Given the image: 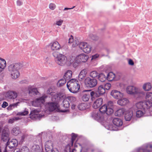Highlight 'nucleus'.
<instances>
[{"instance_id":"1","label":"nucleus","mask_w":152,"mask_h":152,"mask_svg":"<svg viewBox=\"0 0 152 152\" xmlns=\"http://www.w3.org/2000/svg\"><path fill=\"white\" fill-rule=\"evenodd\" d=\"M53 55L54 58L55 62L59 66H70L73 62V60L71 57H67L60 52H54Z\"/></svg>"},{"instance_id":"2","label":"nucleus","mask_w":152,"mask_h":152,"mask_svg":"<svg viewBox=\"0 0 152 152\" xmlns=\"http://www.w3.org/2000/svg\"><path fill=\"white\" fill-rule=\"evenodd\" d=\"M23 66V64L20 62L12 63L9 65L8 71L12 79H16L19 77L20 73L19 70L21 69Z\"/></svg>"},{"instance_id":"3","label":"nucleus","mask_w":152,"mask_h":152,"mask_svg":"<svg viewBox=\"0 0 152 152\" xmlns=\"http://www.w3.org/2000/svg\"><path fill=\"white\" fill-rule=\"evenodd\" d=\"M147 104L143 103L142 101H140L135 104L133 106V110L135 108L138 110L136 112V116L138 118L141 117L143 116L148 115V113Z\"/></svg>"},{"instance_id":"4","label":"nucleus","mask_w":152,"mask_h":152,"mask_svg":"<svg viewBox=\"0 0 152 152\" xmlns=\"http://www.w3.org/2000/svg\"><path fill=\"white\" fill-rule=\"evenodd\" d=\"M126 90L128 94L130 95H136L138 98L141 97L145 94V92L142 89L134 86H128Z\"/></svg>"},{"instance_id":"5","label":"nucleus","mask_w":152,"mask_h":152,"mask_svg":"<svg viewBox=\"0 0 152 152\" xmlns=\"http://www.w3.org/2000/svg\"><path fill=\"white\" fill-rule=\"evenodd\" d=\"M67 87L69 91L72 93H76L80 88L78 80L75 79H72L67 83Z\"/></svg>"},{"instance_id":"6","label":"nucleus","mask_w":152,"mask_h":152,"mask_svg":"<svg viewBox=\"0 0 152 152\" xmlns=\"http://www.w3.org/2000/svg\"><path fill=\"white\" fill-rule=\"evenodd\" d=\"M1 140L4 142H7L10 139V132L8 127H4L0 130Z\"/></svg>"},{"instance_id":"7","label":"nucleus","mask_w":152,"mask_h":152,"mask_svg":"<svg viewBox=\"0 0 152 152\" xmlns=\"http://www.w3.org/2000/svg\"><path fill=\"white\" fill-rule=\"evenodd\" d=\"M47 96L44 94L42 96L35 99L31 102V104L33 106L38 107L41 104H43L45 102V99L47 97Z\"/></svg>"},{"instance_id":"8","label":"nucleus","mask_w":152,"mask_h":152,"mask_svg":"<svg viewBox=\"0 0 152 152\" xmlns=\"http://www.w3.org/2000/svg\"><path fill=\"white\" fill-rule=\"evenodd\" d=\"M97 83V80L95 79L91 78L89 77H87L85 79V84L88 87H94L96 85Z\"/></svg>"},{"instance_id":"9","label":"nucleus","mask_w":152,"mask_h":152,"mask_svg":"<svg viewBox=\"0 0 152 152\" xmlns=\"http://www.w3.org/2000/svg\"><path fill=\"white\" fill-rule=\"evenodd\" d=\"M99 112L102 114L103 115L105 113L107 115H111L114 112L113 109L112 108H108L107 105L104 104L99 109Z\"/></svg>"},{"instance_id":"10","label":"nucleus","mask_w":152,"mask_h":152,"mask_svg":"<svg viewBox=\"0 0 152 152\" xmlns=\"http://www.w3.org/2000/svg\"><path fill=\"white\" fill-rule=\"evenodd\" d=\"M79 47L85 53H89L90 52L91 47L86 42H82L79 44Z\"/></svg>"},{"instance_id":"11","label":"nucleus","mask_w":152,"mask_h":152,"mask_svg":"<svg viewBox=\"0 0 152 152\" xmlns=\"http://www.w3.org/2000/svg\"><path fill=\"white\" fill-rule=\"evenodd\" d=\"M88 58V56L84 53L81 54L77 56L75 58L76 62L80 63L81 62H85Z\"/></svg>"},{"instance_id":"12","label":"nucleus","mask_w":152,"mask_h":152,"mask_svg":"<svg viewBox=\"0 0 152 152\" xmlns=\"http://www.w3.org/2000/svg\"><path fill=\"white\" fill-rule=\"evenodd\" d=\"M110 94L113 97L117 99L123 97L124 95L123 93L116 90H112L111 91Z\"/></svg>"},{"instance_id":"13","label":"nucleus","mask_w":152,"mask_h":152,"mask_svg":"<svg viewBox=\"0 0 152 152\" xmlns=\"http://www.w3.org/2000/svg\"><path fill=\"white\" fill-rule=\"evenodd\" d=\"M91 117L94 119L98 121H102L104 118V116L100 112L94 111L91 114Z\"/></svg>"},{"instance_id":"14","label":"nucleus","mask_w":152,"mask_h":152,"mask_svg":"<svg viewBox=\"0 0 152 152\" xmlns=\"http://www.w3.org/2000/svg\"><path fill=\"white\" fill-rule=\"evenodd\" d=\"M18 96L17 93L13 91H8L5 94V96L7 98L10 99H15Z\"/></svg>"},{"instance_id":"15","label":"nucleus","mask_w":152,"mask_h":152,"mask_svg":"<svg viewBox=\"0 0 152 152\" xmlns=\"http://www.w3.org/2000/svg\"><path fill=\"white\" fill-rule=\"evenodd\" d=\"M51 50L52 51L59 50L61 49L60 44L57 41L51 42L49 44Z\"/></svg>"},{"instance_id":"16","label":"nucleus","mask_w":152,"mask_h":152,"mask_svg":"<svg viewBox=\"0 0 152 152\" xmlns=\"http://www.w3.org/2000/svg\"><path fill=\"white\" fill-rule=\"evenodd\" d=\"M133 108L132 107L128 110L125 111V118L126 121H129L132 119L133 115Z\"/></svg>"},{"instance_id":"17","label":"nucleus","mask_w":152,"mask_h":152,"mask_svg":"<svg viewBox=\"0 0 152 152\" xmlns=\"http://www.w3.org/2000/svg\"><path fill=\"white\" fill-rule=\"evenodd\" d=\"M152 148V145L151 144H148L145 145L144 146V147H142L139 148L137 150V152H146L147 151L149 152L151 149Z\"/></svg>"},{"instance_id":"18","label":"nucleus","mask_w":152,"mask_h":152,"mask_svg":"<svg viewBox=\"0 0 152 152\" xmlns=\"http://www.w3.org/2000/svg\"><path fill=\"white\" fill-rule=\"evenodd\" d=\"M7 143H6V146L5 147H8L10 148H13L17 145L18 142L17 140L15 139H12L11 141H7Z\"/></svg>"},{"instance_id":"19","label":"nucleus","mask_w":152,"mask_h":152,"mask_svg":"<svg viewBox=\"0 0 152 152\" xmlns=\"http://www.w3.org/2000/svg\"><path fill=\"white\" fill-rule=\"evenodd\" d=\"M145 99L146 101H142L143 103H145L146 104H147L146 106L147 107L148 106V104H152V93L151 92H148L146 93Z\"/></svg>"},{"instance_id":"20","label":"nucleus","mask_w":152,"mask_h":152,"mask_svg":"<svg viewBox=\"0 0 152 152\" xmlns=\"http://www.w3.org/2000/svg\"><path fill=\"white\" fill-rule=\"evenodd\" d=\"M129 102V100L127 98L123 97L119 99L117 102V104L121 106H125Z\"/></svg>"},{"instance_id":"21","label":"nucleus","mask_w":152,"mask_h":152,"mask_svg":"<svg viewBox=\"0 0 152 152\" xmlns=\"http://www.w3.org/2000/svg\"><path fill=\"white\" fill-rule=\"evenodd\" d=\"M48 108L50 111H53L55 110L58 109L59 105L57 102H50L48 104Z\"/></svg>"},{"instance_id":"22","label":"nucleus","mask_w":152,"mask_h":152,"mask_svg":"<svg viewBox=\"0 0 152 152\" xmlns=\"http://www.w3.org/2000/svg\"><path fill=\"white\" fill-rule=\"evenodd\" d=\"M103 101L102 98L97 99L94 102L92 105L93 107L95 109L99 108L102 105Z\"/></svg>"},{"instance_id":"23","label":"nucleus","mask_w":152,"mask_h":152,"mask_svg":"<svg viewBox=\"0 0 152 152\" xmlns=\"http://www.w3.org/2000/svg\"><path fill=\"white\" fill-rule=\"evenodd\" d=\"M87 71L86 69H83L81 71L78 76V79L80 81L84 80L86 76Z\"/></svg>"},{"instance_id":"24","label":"nucleus","mask_w":152,"mask_h":152,"mask_svg":"<svg viewBox=\"0 0 152 152\" xmlns=\"http://www.w3.org/2000/svg\"><path fill=\"white\" fill-rule=\"evenodd\" d=\"M45 150L47 152L52 150L53 148V145L52 142L51 141H48L45 143Z\"/></svg>"},{"instance_id":"25","label":"nucleus","mask_w":152,"mask_h":152,"mask_svg":"<svg viewBox=\"0 0 152 152\" xmlns=\"http://www.w3.org/2000/svg\"><path fill=\"white\" fill-rule=\"evenodd\" d=\"M105 91L103 86L101 85L98 88V90L97 91L96 94H97V96L99 97V96L102 95L105 93Z\"/></svg>"},{"instance_id":"26","label":"nucleus","mask_w":152,"mask_h":152,"mask_svg":"<svg viewBox=\"0 0 152 152\" xmlns=\"http://www.w3.org/2000/svg\"><path fill=\"white\" fill-rule=\"evenodd\" d=\"M152 88L151 84L150 82L144 83L142 85V88L145 91H149L151 90Z\"/></svg>"},{"instance_id":"27","label":"nucleus","mask_w":152,"mask_h":152,"mask_svg":"<svg viewBox=\"0 0 152 152\" xmlns=\"http://www.w3.org/2000/svg\"><path fill=\"white\" fill-rule=\"evenodd\" d=\"M113 122L114 125L118 127L120 126L123 124L121 120L117 118H114L113 120Z\"/></svg>"},{"instance_id":"28","label":"nucleus","mask_w":152,"mask_h":152,"mask_svg":"<svg viewBox=\"0 0 152 152\" xmlns=\"http://www.w3.org/2000/svg\"><path fill=\"white\" fill-rule=\"evenodd\" d=\"M6 65L5 60L0 58V73L4 69Z\"/></svg>"},{"instance_id":"29","label":"nucleus","mask_w":152,"mask_h":152,"mask_svg":"<svg viewBox=\"0 0 152 152\" xmlns=\"http://www.w3.org/2000/svg\"><path fill=\"white\" fill-rule=\"evenodd\" d=\"M6 65L5 60L0 58V73L4 69Z\"/></svg>"},{"instance_id":"30","label":"nucleus","mask_w":152,"mask_h":152,"mask_svg":"<svg viewBox=\"0 0 152 152\" xmlns=\"http://www.w3.org/2000/svg\"><path fill=\"white\" fill-rule=\"evenodd\" d=\"M72 72L70 70H67L65 73L64 77L66 80L69 79L72 77Z\"/></svg>"},{"instance_id":"31","label":"nucleus","mask_w":152,"mask_h":152,"mask_svg":"<svg viewBox=\"0 0 152 152\" xmlns=\"http://www.w3.org/2000/svg\"><path fill=\"white\" fill-rule=\"evenodd\" d=\"M39 111V110L37 109H33L30 113V115H31V118H35L36 116H38V113Z\"/></svg>"},{"instance_id":"32","label":"nucleus","mask_w":152,"mask_h":152,"mask_svg":"<svg viewBox=\"0 0 152 152\" xmlns=\"http://www.w3.org/2000/svg\"><path fill=\"white\" fill-rule=\"evenodd\" d=\"M51 96H52L51 99L52 101L53 102H56L57 103L58 100L59 99L58 94L56 92Z\"/></svg>"},{"instance_id":"33","label":"nucleus","mask_w":152,"mask_h":152,"mask_svg":"<svg viewBox=\"0 0 152 152\" xmlns=\"http://www.w3.org/2000/svg\"><path fill=\"white\" fill-rule=\"evenodd\" d=\"M125 111L124 108L120 109L115 112V116H121L123 115Z\"/></svg>"},{"instance_id":"34","label":"nucleus","mask_w":152,"mask_h":152,"mask_svg":"<svg viewBox=\"0 0 152 152\" xmlns=\"http://www.w3.org/2000/svg\"><path fill=\"white\" fill-rule=\"evenodd\" d=\"M12 133L15 136H17L20 133V131L18 127L13 128L12 130Z\"/></svg>"},{"instance_id":"35","label":"nucleus","mask_w":152,"mask_h":152,"mask_svg":"<svg viewBox=\"0 0 152 152\" xmlns=\"http://www.w3.org/2000/svg\"><path fill=\"white\" fill-rule=\"evenodd\" d=\"M115 77V74L112 72H110L107 75V79L109 81H112L114 80Z\"/></svg>"},{"instance_id":"36","label":"nucleus","mask_w":152,"mask_h":152,"mask_svg":"<svg viewBox=\"0 0 152 152\" xmlns=\"http://www.w3.org/2000/svg\"><path fill=\"white\" fill-rule=\"evenodd\" d=\"M28 90L29 94L33 93L36 94H37L38 92L37 88H33L32 86H29L28 87Z\"/></svg>"},{"instance_id":"37","label":"nucleus","mask_w":152,"mask_h":152,"mask_svg":"<svg viewBox=\"0 0 152 152\" xmlns=\"http://www.w3.org/2000/svg\"><path fill=\"white\" fill-rule=\"evenodd\" d=\"M90 95L89 94H84L82 96V99L84 102L88 101L90 98Z\"/></svg>"},{"instance_id":"38","label":"nucleus","mask_w":152,"mask_h":152,"mask_svg":"<svg viewBox=\"0 0 152 152\" xmlns=\"http://www.w3.org/2000/svg\"><path fill=\"white\" fill-rule=\"evenodd\" d=\"M55 88L53 86H51L47 90V93L50 94L51 96L56 93L55 92Z\"/></svg>"},{"instance_id":"39","label":"nucleus","mask_w":152,"mask_h":152,"mask_svg":"<svg viewBox=\"0 0 152 152\" xmlns=\"http://www.w3.org/2000/svg\"><path fill=\"white\" fill-rule=\"evenodd\" d=\"M66 83V80L64 78L59 80L57 83V86L58 87H61L64 85Z\"/></svg>"},{"instance_id":"40","label":"nucleus","mask_w":152,"mask_h":152,"mask_svg":"<svg viewBox=\"0 0 152 152\" xmlns=\"http://www.w3.org/2000/svg\"><path fill=\"white\" fill-rule=\"evenodd\" d=\"M87 105L86 103H82L79 104L78 106V108L80 110H84L86 109Z\"/></svg>"},{"instance_id":"41","label":"nucleus","mask_w":152,"mask_h":152,"mask_svg":"<svg viewBox=\"0 0 152 152\" xmlns=\"http://www.w3.org/2000/svg\"><path fill=\"white\" fill-rule=\"evenodd\" d=\"M98 76V77L99 80L102 82H104L107 79V77L103 73L99 74Z\"/></svg>"},{"instance_id":"42","label":"nucleus","mask_w":152,"mask_h":152,"mask_svg":"<svg viewBox=\"0 0 152 152\" xmlns=\"http://www.w3.org/2000/svg\"><path fill=\"white\" fill-rule=\"evenodd\" d=\"M63 104L64 107L65 108H68L69 106V103L67 99L66 98L65 99H64L63 102Z\"/></svg>"},{"instance_id":"43","label":"nucleus","mask_w":152,"mask_h":152,"mask_svg":"<svg viewBox=\"0 0 152 152\" xmlns=\"http://www.w3.org/2000/svg\"><path fill=\"white\" fill-rule=\"evenodd\" d=\"M32 150L34 152H41L40 148L38 145H36L34 146Z\"/></svg>"},{"instance_id":"44","label":"nucleus","mask_w":152,"mask_h":152,"mask_svg":"<svg viewBox=\"0 0 152 152\" xmlns=\"http://www.w3.org/2000/svg\"><path fill=\"white\" fill-rule=\"evenodd\" d=\"M19 103V102H18L16 103H13L10 104L8 107L7 109L8 110H11L15 107H17L18 105V104Z\"/></svg>"},{"instance_id":"45","label":"nucleus","mask_w":152,"mask_h":152,"mask_svg":"<svg viewBox=\"0 0 152 152\" xmlns=\"http://www.w3.org/2000/svg\"><path fill=\"white\" fill-rule=\"evenodd\" d=\"M99 74L96 71H93L91 72L90 73V76L92 78L96 77L99 76Z\"/></svg>"},{"instance_id":"46","label":"nucleus","mask_w":152,"mask_h":152,"mask_svg":"<svg viewBox=\"0 0 152 152\" xmlns=\"http://www.w3.org/2000/svg\"><path fill=\"white\" fill-rule=\"evenodd\" d=\"M28 113V111L25 109V110L23 112H20L18 113L16 115H21V116H24L26 115Z\"/></svg>"},{"instance_id":"47","label":"nucleus","mask_w":152,"mask_h":152,"mask_svg":"<svg viewBox=\"0 0 152 152\" xmlns=\"http://www.w3.org/2000/svg\"><path fill=\"white\" fill-rule=\"evenodd\" d=\"M72 144H68L67 145L65 148V152H72V150L71 148Z\"/></svg>"},{"instance_id":"48","label":"nucleus","mask_w":152,"mask_h":152,"mask_svg":"<svg viewBox=\"0 0 152 152\" xmlns=\"http://www.w3.org/2000/svg\"><path fill=\"white\" fill-rule=\"evenodd\" d=\"M63 22V20L61 19H59L56 20L54 24L58 26H61Z\"/></svg>"},{"instance_id":"49","label":"nucleus","mask_w":152,"mask_h":152,"mask_svg":"<svg viewBox=\"0 0 152 152\" xmlns=\"http://www.w3.org/2000/svg\"><path fill=\"white\" fill-rule=\"evenodd\" d=\"M56 7V5L53 3H50L49 5V8L52 10H54Z\"/></svg>"},{"instance_id":"50","label":"nucleus","mask_w":152,"mask_h":152,"mask_svg":"<svg viewBox=\"0 0 152 152\" xmlns=\"http://www.w3.org/2000/svg\"><path fill=\"white\" fill-rule=\"evenodd\" d=\"M107 104L108 108H112V109H113L114 107V104L113 102L112 101H108Z\"/></svg>"},{"instance_id":"51","label":"nucleus","mask_w":152,"mask_h":152,"mask_svg":"<svg viewBox=\"0 0 152 152\" xmlns=\"http://www.w3.org/2000/svg\"><path fill=\"white\" fill-rule=\"evenodd\" d=\"M67 99L68 101L69 100L71 102H73L76 101V98L72 96H69L66 98Z\"/></svg>"},{"instance_id":"52","label":"nucleus","mask_w":152,"mask_h":152,"mask_svg":"<svg viewBox=\"0 0 152 152\" xmlns=\"http://www.w3.org/2000/svg\"><path fill=\"white\" fill-rule=\"evenodd\" d=\"M103 87L105 90L106 89L108 90L110 89L111 88V84L110 83H107L105 84Z\"/></svg>"},{"instance_id":"53","label":"nucleus","mask_w":152,"mask_h":152,"mask_svg":"<svg viewBox=\"0 0 152 152\" xmlns=\"http://www.w3.org/2000/svg\"><path fill=\"white\" fill-rule=\"evenodd\" d=\"M21 152H29V150L28 148L26 146L22 147Z\"/></svg>"},{"instance_id":"54","label":"nucleus","mask_w":152,"mask_h":152,"mask_svg":"<svg viewBox=\"0 0 152 152\" xmlns=\"http://www.w3.org/2000/svg\"><path fill=\"white\" fill-rule=\"evenodd\" d=\"M77 137V135L74 133H72V145L73 143Z\"/></svg>"},{"instance_id":"55","label":"nucleus","mask_w":152,"mask_h":152,"mask_svg":"<svg viewBox=\"0 0 152 152\" xmlns=\"http://www.w3.org/2000/svg\"><path fill=\"white\" fill-rule=\"evenodd\" d=\"M19 118L16 117H14L11 119H10L9 121L8 122L9 123H12L14 122V121H17L18 120Z\"/></svg>"},{"instance_id":"56","label":"nucleus","mask_w":152,"mask_h":152,"mask_svg":"<svg viewBox=\"0 0 152 152\" xmlns=\"http://www.w3.org/2000/svg\"><path fill=\"white\" fill-rule=\"evenodd\" d=\"M80 43H79V41L77 40L74 41L72 42V46L73 47H75L78 45H79Z\"/></svg>"},{"instance_id":"57","label":"nucleus","mask_w":152,"mask_h":152,"mask_svg":"<svg viewBox=\"0 0 152 152\" xmlns=\"http://www.w3.org/2000/svg\"><path fill=\"white\" fill-rule=\"evenodd\" d=\"M148 109V113L150 112H152V104H148V106L147 107Z\"/></svg>"},{"instance_id":"58","label":"nucleus","mask_w":152,"mask_h":152,"mask_svg":"<svg viewBox=\"0 0 152 152\" xmlns=\"http://www.w3.org/2000/svg\"><path fill=\"white\" fill-rule=\"evenodd\" d=\"M128 64L132 66H133L134 65V63L133 61L131 59H128Z\"/></svg>"},{"instance_id":"59","label":"nucleus","mask_w":152,"mask_h":152,"mask_svg":"<svg viewBox=\"0 0 152 152\" xmlns=\"http://www.w3.org/2000/svg\"><path fill=\"white\" fill-rule=\"evenodd\" d=\"M99 56V55L98 54H96L92 56L91 60H95L96 58H97Z\"/></svg>"},{"instance_id":"60","label":"nucleus","mask_w":152,"mask_h":152,"mask_svg":"<svg viewBox=\"0 0 152 152\" xmlns=\"http://www.w3.org/2000/svg\"><path fill=\"white\" fill-rule=\"evenodd\" d=\"M59 95V99L60 98H64L65 97V94L63 93H59L58 94Z\"/></svg>"},{"instance_id":"61","label":"nucleus","mask_w":152,"mask_h":152,"mask_svg":"<svg viewBox=\"0 0 152 152\" xmlns=\"http://www.w3.org/2000/svg\"><path fill=\"white\" fill-rule=\"evenodd\" d=\"M74 41L73 40V38L72 36H71L70 38H69L68 40V43L69 44H70L72 43Z\"/></svg>"},{"instance_id":"62","label":"nucleus","mask_w":152,"mask_h":152,"mask_svg":"<svg viewBox=\"0 0 152 152\" xmlns=\"http://www.w3.org/2000/svg\"><path fill=\"white\" fill-rule=\"evenodd\" d=\"M91 39L93 40H96L98 39V37L97 36L95 35H92L91 36Z\"/></svg>"},{"instance_id":"63","label":"nucleus","mask_w":152,"mask_h":152,"mask_svg":"<svg viewBox=\"0 0 152 152\" xmlns=\"http://www.w3.org/2000/svg\"><path fill=\"white\" fill-rule=\"evenodd\" d=\"M8 105V103L6 102H4L2 104L1 106L3 108H5Z\"/></svg>"},{"instance_id":"64","label":"nucleus","mask_w":152,"mask_h":152,"mask_svg":"<svg viewBox=\"0 0 152 152\" xmlns=\"http://www.w3.org/2000/svg\"><path fill=\"white\" fill-rule=\"evenodd\" d=\"M17 5L18 6H20L23 4V2L20 0H18L16 1Z\"/></svg>"}]
</instances>
